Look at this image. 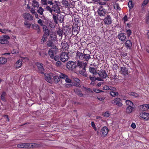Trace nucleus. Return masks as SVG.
Wrapping results in <instances>:
<instances>
[{"instance_id":"1","label":"nucleus","mask_w":149,"mask_h":149,"mask_svg":"<svg viewBox=\"0 0 149 149\" xmlns=\"http://www.w3.org/2000/svg\"><path fill=\"white\" fill-rule=\"evenodd\" d=\"M36 143H21L18 144L17 147L22 148H33L36 146Z\"/></svg>"},{"instance_id":"2","label":"nucleus","mask_w":149,"mask_h":149,"mask_svg":"<svg viewBox=\"0 0 149 149\" xmlns=\"http://www.w3.org/2000/svg\"><path fill=\"white\" fill-rule=\"evenodd\" d=\"M10 39V37L7 35H3L0 38V43L1 44H7L9 42L7 40Z\"/></svg>"},{"instance_id":"3","label":"nucleus","mask_w":149,"mask_h":149,"mask_svg":"<svg viewBox=\"0 0 149 149\" xmlns=\"http://www.w3.org/2000/svg\"><path fill=\"white\" fill-rule=\"evenodd\" d=\"M76 66L75 62L72 61H69L67 63V67L69 70H73Z\"/></svg>"},{"instance_id":"4","label":"nucleus","mask_w":149,"mask_h":149,"mask_svg":"<svg viewBox=\"0 0 149 149\" xmlns=\"http://www.w3.org/2000/svg\"><path fill=\"white\" fill-rule=\"evenodd\" d=\"M111 103L115 105H117L119 107H121L123 106L121 102V100L119 98H115L111 101Z\"/></svg>"},{"instance_id":"5","label":"nucleus","mask_w":149,"mask_h":149,"mask_svg":"<svg viewBox=\"0 0 149 149\" xmlns=\"http://www.w3.org/2000/svg\"><path fill=\"white\" fill-rule=\"evenodd\" d=\"M60 58L63 62L67 61L69 58L68 54L65 52H62L60 54Z\"/></svg>"},{"instance_id":"6","label":"nucleus","mask_w":149,"mask_h":149,"mask_svg":"<svg viewBox=\"0 0 149 149\" xmlns=\"http://www.w3.org/2000/svg\"><path fill=\"white\" fill-rule=\"evenodd\" d=\"M97 12L100 16H104L106 14L107 11L105 9L103 8L102 6L100 7L97 10Z\"/></svg>"},{"instance_id":"7","label":"nucleus","mask_w":149,"mask_h":149,"mask_svg":"<svg viewBox=\"0 0 149 149\" xmlns=\"http://www.w3.org/2000/svg\"><path fill=\"white\" fill-rule=\"evenodd\" d=\"M103 21L105 24L109 25L112 23V19L111 16L107 15L104 19Z\"/></svg>"},{"instance_id":"8","label":"nucleus","mask_w":149,"mask_h":149,"mask_svg":"<svg viewBox=\"0 0 149 149\" xmlns=\"http://www.w3.org/2000/svg\"><path fill=\"white\" fill-rule=\"evenodd\" d=\"M108 130L106 127H103L101 131V135L102 137L106 136L108 132Z\"/></svg>"},{"instance_id":"9","label":"nucleus","mask_w":149,"mask_h":149,"mask_svg":"<svg viewBox=\"0 0 149 149\" xmlns=\"http://www.w3.org/2000/svg\"><path fill=\"white\" fill-rule=\"evenodd\" d=\"M118 39L122 42L125 41L126 39V37L125 34L123 33L119 34L117 36Z\"/></svg>"},{"instance_id":"10","label":"nucleus","mask_w":149,"mask_h":149,"mask_svg":"<svg viewBox=\"0 0 149 149\" xmlns=\"http://www.w3.org/2000/svg\"><path fill=\"white\" fill-rule=\"evenodd\" d=\"M98 74L100 77L102 79L105 78L107 76L106 72L103 70H101L99 71Z\"/></svg>"},{"instance_id":"11","label":"nucleus","mask_w":149,"mask_h":149,"mask_svg":"<svg viewBox=\"0 0 149 149\" xmlns=\"http://www.w3.org/2000/svg\"><path fill=\"white\" fill-rule=\"evenodd\" d=\"M140 116L146 120H148L149 119V113L145 112L141 113Z\"/></svg>"},{"instance_id":"12","label":"nucleus","mask_w":149,"mask_h":149,"mask_svg":"<svg viewBox=\"0 0 149 149\" xmlns=\"http://www.w3.org/2000/svg\"><path fill=\"white\" fill-rule=\"evenodd\" d=\"M120 72L121 74L124 75H127L128 74V71L127 69L124 67H120Z\"/></svg>"},{"instance_id":"13","label":"nucleus","mask_w":149,"mask_h":149,"mask_svg":"<svg viewBox=\"0 0 149 149\" xmlns=\"http://www.w3.org/2000/svg\"><path fill=\"white\" fill-rule=\"evenodd\" d=\"M44 78L46 81L48 82L52 83V80L51 75L48 74H45L44 75Z\"/></svg>"},{"instance_id":"14","label":"nucleus","mask_w":149,"mask_h":149,"mask_svg":"<svg viewBox=\"0 0 149 149\" xmlns=\"http://www.w3.org/2000/svg\"><path fill=\"white\" fill-rule=\"evenodd\" d=\"M23 17L25 19L29 20H32L33 18V16L28 13H24L23 14Z\"/></svg>"},{"instance_id":"15","label":"nucleus","mask_w":149,"mask_h":149,"mask_svg":"<svg viewBox=\"0 0 149 149\" xmlns=\"http://www.w3.org/2000/svg\"><path fill=\"white\" fill-rule=\"evenodd\" d=\"M86 65V63L80 62L79 61L77 64L78 67H79V68H81L84 70H85V69Z\"/></svg>"},{"instance_id":"16","label":"nucleus","mask_w":149,"mask_h":149,"mask_svg":"<svg viewBox=\"0 0 149 149\" xmlns=\"http://www.w3.org/2000/svg\"><path fill=\"white\" fill-rule=\"evenodd\" d=\"M52 12L54 11L56 13H59L60 12V7L57 5H54L52 7Z\"/></svg>"},{"instance_id":"17","label":"nucleus","mask_w":149,"mask_h":149,"mask_svg":"<svg viewBox=\"0 0 149 149\" xmlns=\"http://www.w3.org/2000/svg\"><path fill=\"white\" fill-rule=\"evenodd\" d=\"M84 54L79 51H77L76 53V58L77 60H82L84 59Z\"/></svg>"},{"instance_id":"18","label":"nucleus","mask_w":149,"mask_h":149,"mask_svg":"<svg viewBox=\"0 0 149 149\" xmlns=\"http://www.w3.org/2000/svg\"><path fill=\"white\" fill-rule=\"evenodd\" d=\"M38 72L41 74H44V69L43 67L42 64L38 63Z\"/></svg>"},{"instance_id":"19","label":"nucleus","mask_w":149,"mask_h":149,"mask_svg":"<svg viewBox=\"0 0 149 149\" xmlns=\"http://www.w3.org/2000/svg\"><path fill=\"white\" fill-rule=\"evenodd\" d=\"M140 109L142 111H145L149 109V104H146L140 106Z\"/></svg>"},{"instance_id":"20","label":"nucleus","mask_w":149,"mask_h":149,"mask_svg":"<svg viewBox=\"0 0 149 149\" xmlns=\"http://www.w3.org/2000/svg\"><path fill=\"white\" fill-rule=\"evenodd\" d=\"M74 91L75 93L79 96L81 97H84L85 96V95H83L82 93H81V91L79 88H75L74 89Z\"/></svg>"},{"instance_id":"21","label":"nucleus","mask_w":149,"mask_h":149,"mask_svg":"<svg viewBox=\"0 0 149 149\" xmlns=\"http://www.w3.org/2000/svg\"><path fill=\"white\" fill-rule=\"evenodd\" d=\"M56 50L52 49H50L49 51V54L51 58H53L54 55L56 54Z\"/></svg>"},{"instance_id":"22","label":"nucleus","mask_w":149,"mask_h":149,"mask_svg":"<svg viewBox=\"0 0 149 149\" xmlns=\"http://www.w3.org/2000/svg\"><path fill=\"white\" fill-rule=\"evenodd\" d=\"M50 36L52 41H55L56 40V36L55 32H51V33L50 34Z\"/></svg>"},{"instance_id":"23","label":"nucleus","mask_w":149,"mask_h":149,"mask_svg":"<svg viewBox=\"0 0 149 149\" xmlns=\"http://www.w3.org/2000/svg\"><path fill=\"white\" fill-rule=\"evenodd\" d=\"M22 64V60H18L16 63L15 65L17 69H18L21 67Z\"/></svg>"},{"instance_id":"24","label":"nucleus","mask_w":149,"mask_h":149,"mask_svg":"<svg viewBox=\"0 0 149 149\" xmlns=\"http://www.w3.org/2000/svg\"><path fill=\"white\" fill-rule=\"evenodd\" d=\"M133 106H128L126 109V112L127 113L130 114L131 113L133 110Z\"/></svg>"},{"instance_id":"25","label":"nucleus","mask_w":149,"mask_h":149,"mask_svg":"<svg viewBox=\"0 0 149 149\" xmlns=\"http://www.w3.org/2000/svg\"><path fill=\"white\" fill-rule=\"evenodd\" d=\"M7 61V59L4 57H0V64H5Z\"/></svg>"},{"instance_id":"26","label":"nucleus","mask_w":149,"mask_h":149,"mask_svg":"<svg viewBox=\"0 0 149 149\" xmlns=\"http://www.w3.org/2000/svg\"><path fill=\"white\" fill-rule=\"evenodd\" d=\"M53 17L54 20V22L56 23H57V21L58 19H59L58 17L59 16V14H53Z\"/></svg>"},{"instance_id":"27","label":"nucleus","mask_w":149,"mask_h":149,"mask_svg":"<svg viewBox=\"0 0 149 149\" xmlns=\"http://www.w3.org/2000/svg\"><path fill=\"white\" fill-rule=\"evenodd\" d=\"M6 92L4 91L2 93L1 96V100L4 102H6V100L5 99V97L6 95Z\"/></svg>"},{"instance_id":"28","label":"nucleus","mask_w":149,"mask_h":149,"mask_svg":"<svg viewBox=\"0 0 149 149\" xmlns=\"http://www.w3.org/2000/svg\"><path fill=\"white\" fill-rule=\"evenodd\" d=\"M54 82L55 83H58L60 81V78L58 76H55L54 77Z\"/></svg>"},{"instance_id":"29","label":"nucleus","mask_w":149,"mask_h":149,"mask_svg":"<svg viewBox=\"0 0 149 149\" xmlns=\"http://www.w3.org/2000/svg\"><path fill=\"white\" fill-rule=\"evenodd\" d=\"M89 70L90 72L94 74L95 75L97 74V72L96 71L94 68L90 67L89 69Z\"/></svg>"},{"instance_id":"30","label":"nucleus","mask_w":149,"mask_h":149,"mask_svg":"<svg viewBox=\"0 0 149 149\" xmlns=\"http://www.w3.org/2000/svg\"><path fill=\"white\" fill-rule=\"evenodd\" d=\"M125 45L127 48L131 47L132 45V42L130 40H127L125 42Z\"/></svg>"},{"instance_id":"31","label":"nucleus","mask_w":149,"mask_h":149,"mask_svg":"<svg viewBox=\"0 0 149 149\" xmlns=\"http://www.w3.org/2000/svg\"><path fill=\"white\" fill-rule=\"evenodd\" d=\"M62 48L61 49L63 50L66 49V48L68 46V44L67 42H64L61 43Z\"/></svg>"},{"instance_id":"32","label":"nucleus","mask_w":149,"mask_h":149,"mask_svg":"<svg viewBox=\"0 0 149 149\" xmlns=\"http://www.w3.org/2000/svg\"><path fill=\"white\" fill-rule=\"evenodd\" d=\"M89 78L92 81H94L95 80H98L99 81H102V80L101 78H99V77H97L95 78V77H91L90 76L89 77Z\"/></svg>"},{"instance_id":"33","label":"nucleus","mask_w":149,"mask_h":149,"mask_svg":"<svg viewBox=\"0 0 149 149\" xmlns=\"http://www.w3.org/2000/svg\"><path fill=\"white\" fill-rule=\"evenodd\" d=\"M125 103L128 106H134V105L133 103L130 100H126L125 101Z\"/></svg>"},{"instance_id":"34","label":"nucleus","mask_w":149,"mask_h":149,"mask_svg":"<svg viewBox=\"0 0 149 149\" xmlns=\"http://www.w3.org/2000/svg\"><path fill=\"white\" fill-rule=\"evenodd\" d=\"M84 59L86 61H88L89 59L91 58L90 55L87 54H84Z\"/></svg>"},{"instance_id":"35","label":"nucleus","mask_w":149,"mask_h":149,"mask_svg":"<svg viewBox=\"0 0 149 149\" xmlns=\"http://www.w3.org/2000/svg\"><path fill=\"white\" fill-rule=\"evenodd\" d=\"M62 4L65 6L68 7L70 6V4L68 1L66 0H63L62 2Z\"/></svg>"},{"instance_id":"36","label":"nucleus","mask_w":149,"mask_h":149,"mask_svg":"<svg viewBox=\"0 0 149 149\" xmlns=\"http://www.w3.org/2000/svg\"><path fill=\"white\" fill-rule=\"evenodd\" d=\"M60 74L59 75V76L60 78L64 79L66 77H68V76L65 74L62 73H60Z\"/></svg>"},{"instance_id":"37","label":"nucleus","mask_w":149,"mask_h":149,"mask_svg":"<svg viewBox=\"0 0 149 149\" xmlns=\"http://www.w3.org/2000/svg\"><path fill=\"white\" fill-rule=\"evenodd\" d=\"M110 113L108 111H106V112H104L102 114V115L103 116L106 117H109L110 116Z\"/></svg>"},{"instance_id":"38","label":"nucleus","mask_w":149,"mask_h":149,"mask_svg":"<svg viewBox=\"0 0 149 149\" xmlns=\"http://www.w3.org/2000/svg\"><path fill=\"white\" fill-rule=\"evenodd\" d=\"M129 95L134 96L135 97H137L139 96V95L133 92H130L128 93Z\"/></svg>"},{"instance_id":"39","label":"nucleus","mask_w":149,"mask_h":149,"mask_svg":"<svg viewBox=\"0 0 149 149\" xmlns=\"http://www.w3.org/2000/svg\"><path fill=\"white\" fill-rule=\"evenodd\" d=\"M43 29L44 31L45 32V33L49 34V31L46 26L45 25L43 26Z\"/></svg>"},{"instance_id":"40","label":"nucleus","mask_w":149,"mask_h":149,"mask_svg":"<svg viewBox=\"0 0 149 149\" xmlns=\"http://www.w3.org/2000/svg\"><path fill=\"white\" fill-rule=\"evenodd\" d=\"M128 6L130 8L129 10L133 7L134 5L132 4V1H129L128 3Z\"/></svg>"},{"instance_id":"41","label":"nucleus","mask_w":149,"mask_h":149,"mask_svg":"<svg viewBox=\"0 0 149 149\" xmlns=\"http://www.w3.org/2000/svg\"><path fill=\"white\" fill-rule=\"evenodd\" d=\"M52 62L54 64H55L56 66L57 67H60L61 66V61H57L56 63H55L54 61H53Z\"/></svg>"},{"instance_id":"42","label":"nucleus","mask_w":149,"mask_h":149,"mask_svg":"<svg viewBox=\"0 0 149 149\" xmlns=\"http://www.w3.org/2000/svg\"><path fill=\"white\" fill-rule=\"evenodd\" d=\"M49 35V34H46V33H45L44 34L42 39V40L43 42H44L46 41L47 36L48 35Z\"/></svg>"},{"instance_id":"43","label":"nucleus","mask_w":149,"mask_h":149,"mask_svg":"<svg viewBox=\"0 0 149 149\" xmlns=\"http://www.w3.org/2000/svg\"><path fill=\"white\" fill-rule=\"evenodd\" d=\"M113 91L110 92V94L113 97H115V96L118 95V93L117 92Z\"/></svg>"},{"instance_id":"44","label":"nucleus","mask_w":149,"mask_h":149,"mask_svg":"<svg viewBox=\"0 0 149 149\" xmlns=\"http://www.w3.org/2000/svg\"><path fill=\"white\" fill-rule=\"evenodd\" d=\"M43 11V9L42 7H40L38 10V13H39L41 15H42Z\"/></svg>"},{"instance_id":"45","label":"nucleus","mask_w":149,"mask_h":149,"mask_svg":"<svg viewBox=\"0 0 149 149\" xmlns=\"http://www.w3.org/2000/svg\"><path fill=\"white\" fill-rule=\"evenodd\" d=\"M32 6L34 8L37 7V2L35 0H33L32 2Z\"/></svg>"},{"instance_id":"46","label":"nucleus","mask_w":149,"mask_h":149,"mask_svg":"<svg viewBox=\"0 0 149 149\" xmlns=\"http://www.w3.org/2000/svg\"><path fill=\"white\" fill-rule=\"evenodd\" d=\"M57 33L59 36H61V38L62 37L63 31L61 29H59L57 31Z\"/></svg>"},{"instance_id":"47","label":"nucleus","mask_w":149,"mask_h":149,"mask_svg":"<svg viewBox=\"0 0 149 149\" xmlns=\"http://www.w3.org/2000/svg\"><path fill=\"white\" fill-rule=\"evenodd\" d=\"M24 24L28 28H29L31 26V24L29 22L26 20L24 22Z\"/></svg>"},{"instance_id":"48","label":"nucleus","mask_w":149,"mask_h":149,"mask_svg":"<svg viewBox=\"0 0 149 149\" xmlns=\"http://www.w3.org/2000/svg\"><path fill=\"white\" fill-rule=\"evenodd\" d=\"M114 8L116 9H118L119 10H120L121 8L119 6V5L118 3H115L113 6Z\"/></svg>"},{"instance_id":"49","label":"nucleus","mask_w":149,"mask_h":149,"mask_svg":"<svg viewBox=\"0 0 149 149\" xmlns=\"http://www.w3.org/2000/svg\"><path fill=\"white\" fill-rule=\"evenodd\" d=\"M74 81L76 82L77 84V86H79L80 85L79 84L80 82V80L77 78H73Z\"/></svg>"},{"instance_id":"50","label":"nucleus","mask_w":149,"mask_h":149,"mask_svg":"<svg viewBox=\"0 0 149 149\" xmlns=\"http://www.w3.org/2000/svg\"><path fill=\"white\" fill-rule=\"evenodd\" d=\"M97 99L100 101H103L104 100L105 97L104 96H98L97 97Z\"/></svg>"},{"instance_id":"51","label":"nucleus","mask_w":149,"mask_h":149,"mask_svg":"<svg viewBox=\"0 0 149 149\" xmlns=\"http://www.w3.org/2000/svg\"><path fill=\"white\" fill-rule=\"evenodd\" d=\"M60 17H58V18H59V19H58L60 22L61 23L62 22L63 20V15H59Z\"/></svg>"},{"instance_id":"52","label":"nucleus","mask_w":149,"mask_h":149,"mask_svg":"<svg viewBox=\"0 0 149 149\" xmlns=\"http://www.w3.org/2000/svg\"><path fill=\"white\" fill-rule=\"evenodd\" d=\"M10 32V30L8 29H0V32L3 33H5L6 32Z\"/></svg>"},{"instance_id":"53","label":"nucleus","mask_w":149,"mask_h":149,"mask_svg":"<svg viewBox=\"0 0 149 149\" xmlns=\"http://www.w3.org/2000/svg\"><path fill=\"white\" fill-rule=\"evenodd\" d=\"M126 32L127 33V35L128 37H129L132 33L130 29L127 30Z\"/></svg>"},{"instance_id":"54","label":"nucleus","mask_w":149,"mask_h":149,"mask_svg":"<svg viewBox=\"0 0 149 149\" xmlns=\"http://www.w3.org/2000/svg\"><path fill=\"white\" fill-rule=\"evenodd\" d=\"M46 9L48 10L50 13H51L52 14V8H51L49 6H47L46 7Z\"/></svg>"},{"instance_id":"55","label":"nucleus","mask_w":149,"mask_h":149,"mask_svg":"<svg viewBox=\"0 0 149 149\" xmlns=\"http://www.w3.org/2000/svg\"><path fill=\"white\" fill-rule=\"evenodd\" d=\"M149 2V0H144L142 4V6L146 5Z\"/></svg>"},{"instance_id":"56","label":"nucleus","mask_w":149,"mask_h":149,"mask_svg":"<svg viewBox=\"0 0 149 149\" xmlns=\"http://www.w3.org/2000/svg\"><path fill=\"white\" fill-rule=\"evenodd\" d=\"M11 53L13 54H17L18 53V52L15 49H13L12 50Z\"/></svg>"},{"instance_id":"57","label":"nucleus","mask_w":149,"mask_h":149,"mask_svg":"<svg viewBox=\"0 0 149 149\" xmlns=\"http://www.w3.org/2000/svg\"><path fill=\"white\" fill-rule=\"evenodd\" d=\"M93 91L97 93H99L102 92L101 90H100L98 89H97L96 88H94L93 89Z\"/></svg>"},{"instance_id":"58","label":"nucleus","mask_w":149,"mask_h":149,"mask_svg":"<svg viewBox=\"0 0 149 149\" xmlns=\"http://www.w3.org/2000/svg\"><path fill=\"white\" fill-rule=\"evenodd\" d=\"M41 3L43 5H47V0H41Z\"/></svg>"},{"instance_id":"59","label":"nucleus","mask_w":149,"mask_h":149,"mask_svg":"<svg viewBox=\"0 0 149 149\" xmlns=\"http://www.w3.org/2000/svg\"><path fill=\"white\" fill-rule=\"evenodd\" d=\"M35 8H34V7H33V8H31L30 10L31 13L32 14H34L36 13V12H35Z\"/></svg>"},{"instance_id":"60","label":"nucleus","mask_w":149,"mask_h":149,"mask_svg":"<svg viewBox=\"0 0 149 149\" xmlns=\"http://www.w3.org/2000/svg\"><path fill=\"white\" fill-rule=\"evenodd\" d=\"M54 60L56 61H59V56H54V57H53V58Z\"/></svg>"},{"instance_id":"61","label":"nucleus","mask_w":149,"mask_h":149,"mask_svg":"<svg viewBox=\"0 0 149 149\" xmlns=\"http://www.w3.org/2000/svg\"><path fill=\"white\" fill-rule=\"evenodd\" d=\"M91 125L92 127L93 128V129L95 130H97V128L95 127V124L94 123V122H91Z\"/></svg>"},{"instance_id":"62","label":"nucleus","mask_w":149,"mask_h":149,"mask_svg":"<svg viewBox=\"0 0 149 149\" xmlns=\"http://www.w3.org/2000/svg\"><path fill=\"white\" fill-rule=\"evenodd\" d=\"M65 81L67 83H70L71 82V80L68 78V77H66L65 79Z\"/></svg>"},{"instance_id":"63","label":"nucleus","mask_w":149,"mask_h":149,"mask_svg":"<svg viewBox=\"0 0 149 149\" xmlns=\"http://www.w3.org/2000/svg\"><path fill=\"white\" fill-rule=\"evenodd\" d=\"M109 87L107 85L104 86L103 87V89L104 90H109Z\"/></svg>"},{"instance_id":"64","label":"nucleus","mask_w":149,"mask_h":149,"mask_svg":"<svg viewBox=\"0 0 149 149\" xmlns=\"http://www.w3.org/2000/svg\"><path fill=\"white\" fill-rule=\"evenodd\" d=\"M123 20L124 22H126L127 21V16L125 15L123 19Z\"/></svg>"}]
</instances>
